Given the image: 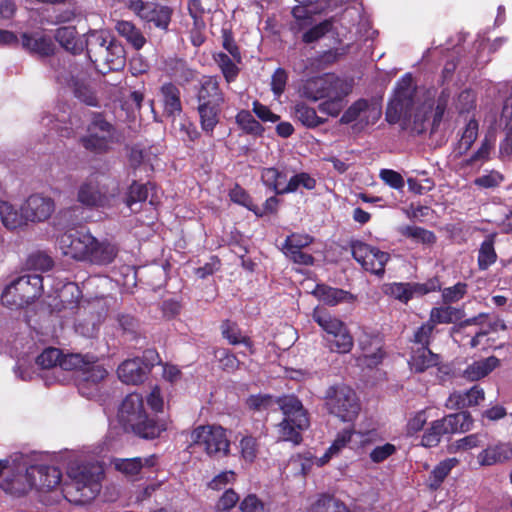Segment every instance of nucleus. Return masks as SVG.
I'll return each mask as SVG.
<instances>
[{
  "label": "nucleus",
  "mask_w": 512,
  "mask_h": 512,
  "mask_svg": "<svg viewBox=\"0 0 512 512\" xmlns=\"http://www.w3.org/2000/svg\"><path fill=\"white\" fill-rule=\"evenodd\" d=\"M110 41H114L110 33L106 30L91 31L84 41V48L87 47L89 58L93 63L100 61L98 55L102 48H106Z\"/></svg>",
  "instance_id": "f704fd0d"
},
{
  "label": "nucleus",
  "mask_w": 512,
  "mask_h": 512,
  "mask_svg": "<svg viewBox=\"0 0 512 512\" xmlns=\"http://www.w3.org/2000/svg\"><path fill=\"white\" fill-rule=\"evenodd\" d=\"M115 28L136 50H140L146 43V39L141 31L129 21H119Z\"/></svg>",
  "instance_id": "a19ab883"
},
{
  "label": "nucleus",
  "mask_w": 512,
  "mask_h": 512,
  "mask_svg": "<svg viewBox=\"0 0 512 512\" xmlns=\"http://www.w3.org/2000/svg\"><path fill=\"white\" fill-rule=\"evenodd\" d=\"M314 465L313 456L308 453L307 455H297L292 457L288 463L294 475L306 476Z\"/></svg>",
  "instance_id": "6e6d98bb"
},
{
  "label": "nucleus",
  "mask_w": 512,
  "mask_h": 512,
  "mask_svg": "<svg viewBox=\"0 0 512 512\" xmlns=\"http://www.w3.org/2000/svg\"><path fill=\"white\" fill-rule=\"evenodd\" d=\"M435 288V286L428 287L426 284L393 283L387 287L386 293L403 303H407L414 295H424L435 290Z\"/></svg>",
  "instance_id": "cd10ccee"
},
{
  "label": "nucleus",
  "mask_w": 512,
  "mask_h": 512,
  "mask_svg": "<svg viewBox=\"0 0 512 512\" xmlns=\"http://www.w3.org/2000/svg\"><path fill=\"white\" fill-rule=\"evenodd\" d=\"M221 105L216 103H199L198 113L200 116L201 128L206 133H212L219 122Z\"/></svg>",
  "instance_id": "4c0bfd02"
},
{
  "label": "nucleus",
  "mask_w": 512,
  "mask_h": 512,
  "mask_svg": "<svg viewBox=\"0 0 512 512\" xmlns=\"http://www.w3.org/2000/svg\"><path fill=\"white\" fill-rule=\"evenodd\" d=\"M59 83L67 85L73 89L75 97L89 106H97V98L94 90L89 83L71 73L60 74L57 76Z\"/></svg>",
  "instance_id": "412c9836"
},
{
  "label": "nucleus",
  "mask_w": 512,
  "mask_h": 512,
  "mask_svg": "<svg viewBox=\"0 0 512 512\" xmlns=\"http://www.w3.org/2000/svg\"><path fill=\"white\" fill-rule=\"evenodd\" d=\"M93 242L94 237L89 232L78 230L67 231L57 238L61 253L75 260H85Z\"/></svg>",
  "instance_id": "4468645a"
},
{
  "label": "nucleus",
  "mask_w": 512,
  "mask_h": 512,
  "mask_svg": "<svg viewBox=\"0 0 512 512\" xmlns=\"http://www.w3.org/2000/svg\"><path fill=\"white\" fill-rule=\"evenodd\" d=\"M359 345L362 350V355L358 358L359 365L372 368L381 363L384 353L377 338H374L369 344H367L366 338L360 339Z\"/></svg>",
  "instance_id": "473e14b6"
},
{
  "label": "nucleus",
  "mask_w": 512,
  "mask_h": 512,
  "mask_svg": "<svg viewBox=\"0 0 512 512\" xmlns=\"http://www.w3.org/2000/svg\"><path fill=\"white\" fill-rule=\"evenodd\" d=\"M335 89L345 93L348 89L347 79L334 74H324L305 80L299 88V94L301 97L315 102L324 99Z\"/></svg>",
  "instance_id": "ddd939ff"
},
{
  "label": "nucleus",
  "mask_w": 512,
  "mask_h": 512,
  "mask_svg": "<svg viewBox=\"0 0 512 512\" xmlns=\"http://www.w3.org/2000/svg\"><path fill=\"white\" fill-rule=\"evenodd\" d=\"M312 317L314 321L333 339L329 340L330 349L338 353H348L353 347V338L343 321L327 311L317 307Z\"/></svg>",
  "instance_id": "6e6552de"
},
{
  "label": "nucleus",
  "mask_w": 512,
  "mask_h": 512,
  "mask_svg": "<svg viewBox=\"0 0 512 512\" xmlns=\"http://www.w3.org/2000/svg\"><path fill=\"white\" fill-rule=\"evenodd\" d=\"M107 376V371L100 364L87 360L78 375V390L84 397L94 399L100 391V383Z\"/></svg>",
  "instance_id": "f3484780"
},
{
  "label": "nucleus",
  "mask_w": 512,
  "mask_h": 512,
  "mask_svg": "<svg viewBox=\"0 0 512 512\" xmlns=\"http://www.w3.org/2000/svg\"><path fill=\"white\" fill-rule=\"evenodd\" d=\"M510 459H512V445L503 442L488 446L477 455L480 466H492Z\"/></svg>",
  "instance_id": "a878e982"
},
{
  "label": "nucleus",
  "mask_w": 512,
  "mask_h": 512,
  "mask_svg": "<svg viewBox=\"0 0 512 512\" xmlns=\"http://www.w3.org/2000/svg\"><path fill=\"white\" fill-rule=\"evenodd\" d=\"M27 265L35 271L45 272L52 268V258L44 252H36L29 256Z\"/></svg>",
  "instance_id": "680f3d73"
},
{
  "label": "nucleus",
  "mask_w": 512,
  "mask_h": 512,
  "mask_svg": "<svg viewBox=\"0 0 512 512\" xmlns=\"http://www.w3.org/2000/svg\"><path fill=\"white\" fill-rule=\"evenodd\" d=\"M148 197V187L145 184L137 182L132 183L129 188L127 198L125 200L126 205L133 211V205L138 202L146 201Z\"/></svg>",
  "instance_id": "052dcab7"
},
{
  "label": "nucleus",
  "mask_w": 512,
  "mask_h": 512,
  "mask_svg": "<svg viewBox=\"0 0 512 512\" xmlns=\"http://www.w3.org/2000/svg\"><path fill=\"white\" fill-rule=\"evenodd\" d=\"M118 194V186L113 180L106 184L96 178H90L79 187L77 198L85 206L105 207L112 204Z\"/></svg>",
  "instance_id": "9b49d317"
},
{
  "label": "nucleus",
  "mask_w": 512,
  "mask_h": 512,
  "mask_svg": "<svg viewBox=\"0 0 512 512\" xmlns=\"http://www.w3.org/2000/svg\"><path fill=\"white\" fill-rule=\"evenodd\" d=\"M21 46L26 51L39 56H49L54 51L51 38L39 32L23 33L21 35Z\"/></svg>",
  "instance_id": "393cba45"
},
{
  "label": "nucleus",
  "mask_w": 512,
  "mask_h": 512,
  "mask_svg": "<svg viewBox=\"0 0 512 512\" xmlns=\"http://www.w3.org/2000/svg\"><path fill=\"white\" fill-rule=\"evenodd\" d=\"M236 123L246 133L252 135H261L263 132L262 125L247 110H241L236 115Z\"/></svg>",
  "instance_id": "3c124183"
},
{
  "label": "nucleus",
  "mask_w": 512,
  "mask_h": 512,
  "mask_svg": "<svg viewBox=\"0 0 512 512\" xmlns=\"http://www.w3.org/2000/svg\"><path fill=\"white\" fill-rule=\"evenodd\" d=\"M485 399V391L479 385H474L466 391H456L450 394L446 400L449 409H462L477 406Z\"/></svg>",
  "instance_id": "4be33fe9"
},
{
  "label": "nucleus",
  "mask_w": 512,
  "mask_h": 512,
  "mask_svg": "<svg viewBox=\"0 0 512 512\" xmlns=\"http://www.w3.org/2000/svg\"><path fill=\"white\" fill-rule=\"evenodd\" d=\"M222 335L231 345L242 344L248 353H252V343L248 337L243 335L238 326L230 321L221 325Z\"/></svg>",
  "instance_id": "37998d69"
},
{
  "label": "nucleus",
  "mask_w": 512,
  "mask_h": 512,
  "mask_svg": "<svg viewBox=\"0 0 512 512\" xmlns=\"http://www.w3.org/2000/svg\"><path fill=\"white\" fill-rule=\"evenodd\" d=\"M261 179L267 187L273 189L277 194H281V188L286 182V175L275 168H265L262 170Z\"/></svg>",
  "instance_id": "5fc2aeb1"
},
{
  "label": "nucleus",
  "mask_w": 512,
  "mask_h": 512,
  "mask_svg": "<svg viewBox=\"0 0 512 512\" xmlns=\"http://www.w3.org/2000/svg\"><path fill=\"white\" fill-rule=\"evenodd\" d=\"M115 139L116 131L113 125L101 115H95L88 125L87 133L81 137V143L86 150L104 153L110 149Z\"/></svg>",
  "instance_id": "f8f14e48"
},
{
  "label": "nucleus",
  "mask_w": 512,
  "mask_h": 512,
  "mask_svg": "<svg viewBox=\"0 0 512 512\" xmlns=\"http://www.w3.org/2000/svg\"><path fill=\"white\" fill-rule=\"evenodd\" d=\"M381 114L382 111L379 105L359 99L343 113L340 123L349 124L356 121L360 126H366L376 123Z\"/></svg>",
  "instance_id": "dca6fc26"
},
{
  "label": "nucleus",
  "mask_w": 512,
  "mask_h": 512,
  "mask_svg": "<svg viewBox=\"0 0 512 512\" xmlns=\"http://www.w3.org/2000/svg\"><path fill=\"white\" fill-rule=\"evenodd\" d=\"M43 289V278L37 274L23 275L9 284L2 293V304L11 308H22L36 298Z\"/></svg>",
  "instance_id": "423d86ee"
},
{
  "label": "nucleus",
  "mask_w": 512,
  "mask_h": 512,
  "mask_svg": "<svg viewBox=\"0 0 512 512\" xmlns=\"http://www.w3.org/2000/svg\"><path fill=\"white\" fill-rule=\"evenodd\" d=\"M457 458H448L434 467L429 476V487L438 489L451 470L458 465Z\"/></svg>",
  "instance_id": "c03bdc74"
},
{
  "label": "nucleus",
  "mask_w": 512,
  "mask_h": 512,
  "mask_svg": "<svg viewBox=\"0 0 512 512\" xmlns=\"http://www.w3.org/2000/svg\"><path fill=\"white\" fill-rule=\"evenodd\" d=\"M87 360L80 354H67L60 357L59 368L62 370H77L80 374L84 366L87 365Z\"/></svg>",
  "instance_id": "e2e57ef3"
},
{
  "label": "nucleus",
  "mask_w": 512,
  "mask_h": 512,
  "mask_svg": "<svg viewBox=\"0 0 512 512\" xmlns=\"http://www.w3.org/2000/svg\"><path fill=\"white\" fill-rule=\"evenodd\" d=\"M449 95L442 92L434 107V93L417 88L411 74L401 77L386 109V120L390 124L399 123L402 128L420 134L429 126L435 128L444 115Z\"/></svg>",
  "instance_id": "f257e3e1"
},
{
  "label": "nucleus",
  "mask_w": 512,
  "mask_h": 512,
  "mask_svg": "<svg viewBox=\"0 0 512 512\" xmlns=\"http://www.w3.org/2000/svg\"><path fill=\"white\" fill-rule=\"evenodd\" d=\"M190 439L193 445L202 448L209 456H226L230 450L227 432L221 426H198L191 432Z\"/></svg>",
  "instance_id": "1a4fd4ad"
},
{
  "label": "nucleus",
  "mask_w": 512,
  "mask_h": 512,
  "mask_svg": "<svg viewBox=\"0 0 512 512\" xmlns=\"http://www.w3.org/2000/svg\"><path fill=\"white\" fill-rule=\"evenodd\" d=\"M497 255L494 250V236H489L481 244L478 265L480 269L485 270L496 261Z\"/></svg>",
  "instance_id": "603ef678"
},
{
  "label": "nucleus",
  "mask_w": 512,
  "mask_h": 512,
  "mask_svg": "<svg viewBox=\"0 0 512 512\" xmlns=\"http://www.w3.org/2000/svg\"><path fill=\"white\" fill-rule=\"evenodd\" d=\"M294 117L305 127L315 128L325 123V119L319 117L316 110L303 102H298L293 108Z\"/></svg>",
  "instance_id": "58836bf2"
},
{
  "label": "nucleus",
  "mask_w": 512,
  "mask_h": 512,
  "mask_svg": "<svg viewBox=\"0 0 512 512\" xmlns=\"http://www.w3.org/2000/svg\"><path fill=\"white\" fill-rule=\"evenodd\" d=\"M466 325H478L480 327L474 337L470 340L472 347H477L482 344L486 336L491 332L504 331L507 326L505 322L498 317H490L487 314L481 313L475 317L469 318L465 321Z\"/></svg>",
  "instance_id": "aec40b11"
},
{
  "label": "nucleus",
  "mask_w": 512,
  "mask_h": 512,
  "mask_svg": "<svg viewBox=\"0 0 512 512\" xmlns=\"http://www.w3.org/2000/svg\"><path fill=\"white\" fill-rule=\"evenodd\" d=\"M461 310L451 306L435 307L430 312L429 321L434 327L437 324H449L460 320Z\"/></svg>",
  "instance_id": "a18cd8bd"
},
{
  "label": "nucleus",
  "mask_w": 512,
  "mask_h": 512,
  "mask_svg": "<svg viewBox=\"0 0 512 512\" xmlns=\"http://www.w3.org/2000/svg\"><path fill=\"white\" fill-rule=\"evenodd\" d=\"M312 293L329 306H335L340 303H354L356 301V296L350 292L324 284L316 285Z\"/></svg>",
  "instance_id": "bb28decb"
},
{
  "label": "nucleus",
  "mask_w": 512,
  "mask_h": 512,
  "mask_svg": "<svg viewBox=\"0 0 512 512\" xmlns=\"http://www.w3.org/2000/svg\"><path fill=\"white\" fill-rule=\"evenodd\" d=\"M0 217L3 225L8 229H16L27 222L24 211L19 212L8 202H0Z\"/></svg>",
  "instance_id": "ea45409f"
},
{
  "label": "nucleus",
  "mask_w": 512,
  "mask_h": 512,
  "mask_svg": "<svg viewBox=\"0 0 512 512\" xmlns=\"http://www.w3.org/2000/svg\"><path fill=\"white\" fill-rule=\"evenodd\" d=\"M55 39L67 51L77 54L84 50V40L79 37L75 27L62 26L56 30Z\"/></svg>",
  "instance_id": "72a5a7b5"
},
{
  "label": "nucleus",
  "mask_w": 512,
  "mask_h": 512,
  "mask_svg": "<svg viewBox=\"0 0 512 512\" xmlns=\"http://www.w3.org/2000/svg\"><path fill=\"white\" fill-rule=\"evenodd\" d=\"M247 406L255 411H264L272 408L277 404V399H274L268 394L251 395L246 400Z\"/></svg>",
  "instance_id": "bf43d9fd"
},
{
  "label": "nucleus",
  "mask_w": 512,
  "mask_h": 512,
  "mask_svg": "<svg viewBox=\"0 0 512 512\" xmlns=\"http://www.w3.org/2000/svg\"><path fill=\"white\" fill-rule=\"evenodd\" d=\"M114 468L122 474L133 477L137 475L144 467H152L156 464V457L154 455L140 458H115L112 461Z\"/></svg>",
  "instance_id": "2f4dec72"
},
{
  "label": "nucleus",
  "mask_w": 512,
  "mask_h": 512,
  "mask_svg": "<svg viewBox=\"0 0 512 512\" xmlns=\"http://www.w3.org/2000/svg\"><path fill=\"white\" fill-rule=\"evenodd\" d=\"M129 164L134 169L141 168L145 172L152 169L150 155L147 151L133 147L129 153Z\"/></svg>",
  "instance_id": "13d9d810"
},
{
  "label": "nucleus",
  "mask_w": 512,
  "mask_h": 512,
  "mask_svg": "<svg viewBox=\"0 0 512 512\" xmlns=\"http://www.w3.org/2000/svg\"><path fill=\"white\" fill-rule=\"evenodd\" d=\"M512 87H511V93L510 96L505 100L503 111H502V118L508 119L510 118L509 122L506 124L507 127V138L505 142L501 145V149H504L506 153H509L512 149Z\"/></svg>",
  "instance_id": "338daca9"
},
{
  "label": "nucleus",
  "mask_w": 512,
  "mask_h": 512,
  "mask_svg": "<svg viewBox=\"0 0 512 512\" xmlns=\"http://www.w3.org/2000/svg\"><path fill=\"white\" fill-rule=\"evenodd\" d=\"M500 366V360L495 356L475 360L468 364L463 371V377L469 381H478L488 376Z\"/></svg>",
  "instance_id": "c85d7f7f"
},
{
  "label": "nucleus",
  "mask_w": 512,
  "mask_h": 512,
  "mask_svg": "<svg viewBox=\"0 0 512 512\" xmlns=\"http://www.w3.org/2000/svg\"><path fill=\"white\" fill-rule=\"evenodd\" d=\"M90 454L101 457L103 448L81 452L67 467L69 482L63 488V496L67 501L77 505L91 502L101 490L103 469L97 460L86 459Z\"/></svg>",
  "instance_id": "7ed1b4c3"
},
{
  "label": "nucleus",
  "mask_w": 512,
  "mask_h": 512,
  "mask_svg": "<svg viewBox=\"0 0 512 512\" xmlns=\"http://www.w3.org/2000/svg\"><path fill=\"white\" fill-rule=\"evenodd\" d=\"M161 93L163 96L165 111L171 115L180 113L181 102L178 88L172 84H165L161 88Z\"/></svg>",
  "instance_id": "49530a36"
},
{
  "label": "nucleus",
  "mask_w": 512,
  "mask_h": 512,
  "mask_svg": "<svg viewBox=\"0 0 512 512\" xmlns=\"http://www.w3.org/2000/svg\"><path fill=\"white\" fill-rule=\"evenodd\" d=\"M237 475L233 470H225L215 475L208 483V488L214 491L225 489L236 481Z\"/></svg>",
  "instance_id": "69168bd1"
},
{
  "label": "nucleus",
  "mask_w": 512,
  "mask_h": 512,
  "mask_svg": "<svg viewBox=\"0 0 512 512\" xmlns=\"http://www.w3.org/2000/svg\"><path fill=\"white\" fill-rule=\"evenodd\" d=\"M439 357L434 354L429 347H411V355L408 361L410 369L417 373H422L438 364Z\"/></svg>",
  "instance_id": "c756f323"
},
{
  "label": "nucleus",
  "mask_w": 512,
  "mask_h": 512,
  "mask_svg": "<svg viewBox=\"0 0 512 512\" xmlns=\"http://www.w3.org/2000/svg\"><path fill=\"white\" fill-rule=\"evenodd\" d=\"M188 12L193 20V26L197 31H203L205 29L204 21V9L199 0H189Z\"/></svg>",
  "instance_id": "774afa93"
},
{
  "label": "nucleus",
  "mask_w": 512,
  "mask_h": 512,
  "mask_svg": "<svg viewBox=\"0 0 512 512\" xmlns=\"http://www.w3.org/2000/svg\"><path fill=\"white\" fill-rule=\"evenodd\" d=\"M199 103H216L222 105L224 96L219 88V82L216 77L207 76L202 79L201 88L198 92Z\"/></svg>",
  "instance_id": "c9c22d12"
},
{
  "label": "nucleus",
  "mask_w": 512,
  "mask_h": 512,
  "mask_svg": "<svg viewBox=\"0 0 512 512\" xmlns=\"http://www.w3.org/2000/svg\"><path fill=\"white\" fill-rule=\"evenodd\" d=\"M437 416H438L437 409L432 408V407H427L425 409H422V410L416 412L408 420L407 433L409 435H413V434L419 432L424 427V425L426 424L428 419L437 417Z\"/></svg>",
  "instance_id": "de8ad7c7"
},
{
  "label": "nucleus",
  "mask_w": 512,
  "mask_h": 512,
  "mask_svg": "<svg viewBox=\"0 0 512 512\" xmlns=\"http://www.w3.org/2000/svg\"><path fill=\"white\" fill-rule=\"evenodd\" d=\"M150 366L152 363H145L140 358L126 360L118 367V377L126 384L141 383L149 372Z\"/></svg>",
  "instance_id": "5701e85b"
},
{
  "label": "nucleus",
  "mask_w": 512,
  "mask_h": 512,
  "mask_svg": "<svg viewBox=\"0 0 512 512\" xmlns=\"http://www.w3.org/2000/svg\"><path fill=\"white\" fill-rule=\"evenodd\" d=\"M313 22L314 20L312 19V24L307 27L309 29L302 35L304 43H313L333 29V23L330 20H325L316 25H313Z\"/></svg>",
  "instance_id": "864d4df0"
},
{
  "label": "nucleus",
  "mask_w": 512,
  "mask_h": 512,
  "mask_svg": "<svg viewBox=\"0 0 512 512\" xmlns=\"http://www.w3.org/2000/svg\"><path fill=\"white\" fill-rule=\"evenodd\" d=\"M348 89L344 93L339 89H335L327 95L323 102H321L318 106L320 112L325 113L331 117H337L345 106V97L348 96L352 92L353 82L352 80L347 79Z\"/></svg>",
  "instance_id": "7c9ffc66"
},
{
  "label": "nucleus",
  "mask_w": 512,
  "mask_h": 512,
  "mask_svg": "<svg viewBox=\"0 0 512 512\" xmlns=\"http://www.w3.org/2000/svg\"><path fill=\"white\" fill-rule=\"evenodd\" d=\"M277 405L283 414L277 425L278 438L298 445L302 441V432L310 425L307 410L294 395H285L277 399Z\"/></svg>",
  "instance_id": "39448f33"
},
{
  "label": "nucleus",
  "mask_w": 512,
  "mask_h": 512,
  "mask_svg": "<svg viewBox=\"0 0 512 512\" xmlns=\"http://www.w3.org/2000/svg\"><path fill=\"white\" fill-rule=\"evenodd\" d=\"M325 406L330 414L343 422H352L360 412V402L355 391L344 384L327 389Z\"/></svg>",
  "instance_id": "0eeeda50"
},
{
  "label": "nucleus",
  "mask_w": 512,
  "mask_h": 512,
  "mask_svg": "<svg viewBox=\"0 0 512 512\" xmlns=\"http://www.w3.org/2000/svg\"><path fill=\"white\" fill-rule=\"evenodd\" d=\"M352 255L366 271L376 275L384 273V267L390 258L388 253L363 242L352 244Z\"/></svg>",
  "instance_id": "2eb2a0df"
},
{
  "label": "nucleus",
  "mask_w": 512,
  "mask_h": 512,
  "mask_svg": "<svg viewBox=\"0 0 512 512\" xmlns=\"http://www.w3.org/2000/svg\"><path fill=\"white\" fill-rule=\"evenodd\" d=\"M61 351L57 348L45 349L37 358V363L44 369L54 368L59 366Z\"/></svg>",
  "instance_id": "0e129e2a"
},
{
  "label": "nucleus",
  "mask_w": 512,
  "mask_h": 512,
  "mask_svg": "<svg viewBox=\"0 0 512 512\" xmlns=\"http://www.w3.org/2000/svg\"><path fill=\"white\" fill-rule=\"evenodd\" d=\"M119 420L136 434L146 439H154L167 429L164 421H155L150 418L144 399L138 393H131L122 401L119 411Z\"/></svg>",
  "instance_id": "20e7f679"
},
{
  "label": "nucleus",
  "mask_w": 512,
  "mask_h": 512,
  "mask_svg": "<svg viewBox=\"0 0 512 512\" xmlns=\"http://www.w3.org/2000/svg\"><path fill=\"white\" fill-rule=\"evenodd\" d=\"M99 62L94 63L98 71L106 74L110 71H117L125 65V51L117 41H110L106 48L101 49L98 55Z\"/></svg>",
  "instance_id": "6ab92c4d"
},
{
  "label": "nucleus",
  "mask_w": 512,
  "mask_h": 512,
  "mask_svg": "<svg viewBox=\"0 0 512 512\" xmlns=\"http://www.w3.org/2000/svg\"><path fill=\"white\" fill-rule=\"evenodd\" d=\"M469 423L470 415L467 413L450 414L442 419L434 420L424 432L421 445L435 447L441 441L442 436L468 430Z\"/></svg>",
  "instance_id": "9d476101"
},
{
  "label": "nucleus",
  "mask_w": 512,
  "mask_h": 512,
  "mask_svg": "<svg viewBox=\"0 0 512 512\" xmlns=\"http://www.w3.org/2000/svg\"><path fill=\"white\" fill-rule=\"evenodd\" d=\"M299 5L295 6L292 10L294 22L291 24V29L294 32H300L312 24V14H317L322 11V7L316 5V0H295Z\"/></svg>",
  "instance_id": "b1692460"
},
{
  "label": "nucleus",
  "mask_w": 512,
  "mask_h": 512,
  "mask_svg": "<svg viewBox=\"0 0 512 512\" xmlns=\"http://www.w3.org/2000/svg\"><path fill=\"white\" fill-rule=\"evenodd\" d=\"M27 222H43L55 210V203L51 197L40 193L30 195L22 205Z\"/></svg>",
  "instance_id": "a211bd4d"
},
{
  "label": "nucleus",
  "mask_w": 512,
  "mask_h": 512,
  "mask_svg": "<svg viewBox=\"0 0 512 512\" xmlns=\"http://www.w3.org/2000/svg\"><path fill=\"white\" fill-rule=\"evenodd\" d=\"M89 253L85 260L96 264H108L113 261L116 256L114 245L108 242H99L94 237V242L89 245Z\"/></svg>",
  "instance_id": "e433bc0d"
},
{
  "label": "nucleus",
  "mask_w": 512,
  "mask_h": 512,
  "mask_svg": "<svg viewBox=\"0 0 512 512\" xmlns=\"http://www.w3.org/2000/svg\"><path fill=\"white\" fill-rule=\"evenodd\" d=\"M311 512H349L348 507L335 497L321 494L311 504Z\"/></svg>",
  "instance_id": "79ce46f5"
},
{
  "label": "nucleus",
  "mask_w": 512,
  "mask_h": 512,
  "mask_svg": "<svg viewBox=\"0 0 512 512\" xmlns=\"http://www.w3.org/2000/svg\"><path fill=\"white\" fill-rule=\"evenodd\" d=\"M399 233L403 236L412 239L415 242L423 244H431L435 241V236L431 231L417 226H401L398 228Z\"/></svg>",
  "instance_id": "8fccbe9b"
},
{
  "label": "nucleus",
  "mask_w": 512,
  "mask_h": 512,
  "mask_svg": "<svg viewBox=\"0 0 512 512\" xmlns=\"http://www.w3.org/2000/svg\"><path fill=\"white\" fill-rule=\"evenodd\" d=\"M214 59L221 69L226 81L228 83L234 81L238 75L239 68L237 67V60L223 52L217 53Z\"/></svg>",
  "instance_id": "09e8293b"
},
{
  "label": "nucleus",
  "mask_w": 512,
  "mask_h": 512,
  "mask_svg": "<svg viewBox=\"0 0 512 512\" xmlns=\"http://www.w3.org/2000/svg\"><path fill=\"white\" fill-rule=\"evenodd\" d=\"M0 487L13 496H22L32 489L51 490L61 481V471L53 466L28 465L23 456L0 460Z\"/></svg>",
  "instance_id": "f03ea898"
},
{
  "label": "nucleus",
  "mask_w": 512,
  "mask_h": 512,
  "mask_svg": "<svg viewBox=\"0 0 512 512\" xmlns=\"http://www.w3.org/2000/svg\"><path fill=\"white\" fill-rule=\"evenodd\" d=\"M478 136V122L475 119H470L466 124L464 131L459 140V149L461 152L467 151L475 142Z\"/></svg>",
  "instance_id": "4d7b16f0"
}]
</instances>
